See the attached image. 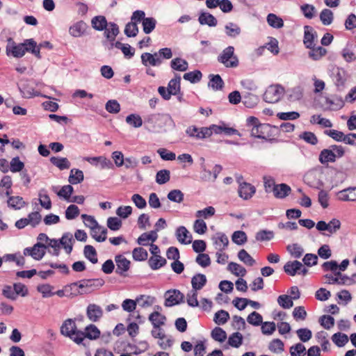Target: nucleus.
I'll use <instances>...</instances> for the list:
<instances>
[{
    "label": "nucleus",
    "instance_id": "obj_14",
    "mask_svg": "<svg viewBox=\"0 0 356 356\" xmlns=\"http://www.w3.org/2000/svg\"><path fill=\"white\" fill-rule=\"evenodd\" d=\"M271 130V127L268 124H262L261 123L259 125L256 127H252L251 129L252 136L259 138L266 139L270 136V131Z\"/></svg>",
    "mask_w": 356,
    "mask_h": 356
},
{
    "label": "nucleus",
    "instance_id": "obj_63",
    "mask_svg": "<svg viewBox=\"0 0 356 356\" xmlns=\"http://www.w3.org/2000/svg\"><path fill=\"white\" fill-rule=\"evenodd\" d=\"M193 230L199 234H204L207 231L206 222L202 219H197L194 222Z\"/></svg>",
    "mask_w": 356,
    "mask_h": 356
},
{
    "label": "nucleus",
    "instance_id": "obj_18",
    "mask_svg": "<svg viewBox=\"0 0 356 356\" xmlns=\"http://www.w3.org/2000/svg\"><path fill=\"white\" fill-rule=\"evenodd\" d=\"M82 334L83 335V341L85 338L90 340H97L100 337L101 331L95 325L90 324L85 327Z\"/></svg>",
    "mask_w": 356,
    "mask_h": 356
},
{
    "label": "nucleus",
    "instance_id": "obj_15",
    "mask_svg": "<svg viewBox=\"0 0 356 356\" xmlns=\"http://www.w3.org/2000/svg\"><path fill=\"white\" fill-rule=\"evenodd\" d=\"M186 133L189 136L194 137L197 139L209 138V134H210L207 127L198 128L194 125L188 127Z\"/></svg>",
    "mask_w": 356,
    "mask_h": 356
},
{
    "label": "nucleus",
    "instance_id": "obj_52",
    "mask_svg": "<svg viewBox=\"0 0 356 356\" xmlns=\"http://www.w3.org/2000/svg\"><path fill=\"white\" fill-rule=\"evenodd\" d=\"M209 86L214 90H221L223 88L224 82L220 75H210Z\"/></svg>",
    "mask_w": 356,
    "mask_h": 356
},
{
    "label": "nucleus",
    "instance_id": "obj_13",
    "mask_svg": "<svg viewBox=\"0 0 356 356\" xmlns=\"http://www.w3.org/2000/svg\"><path fill=\"white\" fill-rule=\"evenodd\" d=\"M45 250L40 243H36L31 248H25L23 253L24 256H31L35 260H40L44 256Z\"/></svg>",
    "mask_w": 356,
    "mask_h": 356
},
{
    "label": "nucleus",
    "instance_id": "obj_53",
    "mask_svg": "<svg viewBox=\"0 0 356 356\" xmlns=\"http://www.w3.org/2000/svg\"><path fill=\"white\" fill-rule=\"evenodd\" d=\"M199 22L201 24H208L210 26H216L217 24L216 19L209 13H202L199 17Z\"/></svg>",
    "mask_w": 356,
    "mask_h": 356
},
{
    "label": "nucleus",
    "instance_id": "obj_60",
    "mask_svg": "<svg viewBox=\"0 0 356 356\" xmlns=\"http://www.w3.org/2000/svg\"><path fill=\"white\" fill-rule=\"evenodd\" d=\"M122 220L117 217H110L107 220V226L113 231L119 230L122 227Z\"/></svg>",
    "mask_w": 356,
    "mask_h": 356
},
{
    "label": "nucleus",
    "instance_id": "obj_27",
    "mask_svg": "<svg viewBox=\"0 0 356 356\" xmlns=\"http://www.w3.org/2000/svg\"><path fill=\"white\" fill-rule=\"evenodd\" d=\"M50 162L60 170H67L70 168V162L67 158L52 156Z\"/></svg>",
    "mask_w": 356,
    "mask_h": 356
},
{
    "label": "nucleus",
    "instance_id": "obj_46",
    "mask_svg": "<svg viewBox=\"0 0 356 356\" xmlns=\"http://www.w3.org/2000/svg\"><path fill=\"white\" fill-rule=\"evenodd\" d=\"M229 319V313L223 309L217 312L213 318L214 322L218 325H224Z\"/></svg>",
    "mask_w": 356,
    "mask_h": 356
},
{
    "label": "nucleus",
    "instance_id": "obj_2",
    "mask_svg": "<svg viewBox=\"0 0 356 356\" xmlns=\"http://www.w3.org/2000/svg\"><path fill=\"white\" fill-rule=\"evenodd\" d=\"M104 281L101 279L83 280L69 285L73 296L78 294L90 293L102 286Z\"/></svg>",
    "mask_w": 356,
    "mask_h": 356
},
{
    "label": "nucleus",
    "instance_id": "obj_55",
    "mask_svg": "<svg viewBox=\"0 0 356 356\" xmlns=\"http://www.w3.org/2000/svg\"><path fill=\"white\" fill-rule=\"evenodd\" d=\"M274 237V232L270 230H260L256 234V240L260 242L268 241Z\"/></svg>",
    "mask_w": 356,
    "mask_h": 356
},
{
    "label": "nucleus",
    "instance_id": "obj_39",
    "mask_svg": "<svg viewBox=\"0 0 356 356\" xmlns=\"http://www.w3.org/2000/svg\"><path fill=\"white\" fill-rule=\"evenodd\" d=\"M268 349L273 353H281L284 350V343L279 339H274L269 343Z\"/></svg>",
    "mask_w": 356,
    "mask_h": 356
},
{
    "label": "nucleus",
    "instance_id": "obj_45",
    "mask_svg": "<svg viewBox=\"0 0 356 356\" xmlns=\"http://www.w3.org/2000/svg\"><path fill=\"white\" fill-rule=\"evenodd\" d=\"M104 29L106 38L111 41L114 40L119 33L118 27L116 24L113 23L107 24Z\"/></svg>",
    "mask_w": 356,
    "mask_h": 356
},
{
    "label": "nucleus",
    "instance_id": "obj_58",
    "mask_svg": "<svg viewBox=\"0 0 356 356\" xmlns=\"http://www.w3.org/2000/svg\"><path fill=\"white\" fill-rule=\"evenodd\" d=\"M262 320L261 315L257 312H252L247 318L248 322L254 326L260 325L262 323Z\"/></svg>",
    "mask_w": 356,
    "mask_h": 356
},
{
    "label": "nucleus",
    "instance_id": "obj_11",
    "mask_svg": "<svg viewBox=\"0 0 356 356\" xmlns=\"http://www.w3.org/2000/svg\"><path fill=\"white\" fill-rule=\"evenodd\" d=\"M341 226V222L339 220L332 219L328 223L325 221H319L316 224V229L318 231H327L330 234L335 233L338 229H339Z\"/></svg>",
    "mask_w": 356,
    "mask_h": 356
},
{
    "label": "nucleus",
    "instance_id": "obj_34",
    "mask_svg": "<svg viewBox=\"0 0 356 356\" xmlns=\"http://www.w3.org/2000/svg\"><path fill=\"white\" fill-rule=\"evenodd\" d=\"M319 161L322 164H327L328 163H334L335 161L334 156L331 148L324 149L321 152Z\"/></svg>",
    "mask_w": 356,
    "mask_h": 356
},
{
    "label": "nucleus",
    "instance_id": "obj_48",
    "mask_svg": "<svg viewBox=\"0 0 356 356\" xmlns=\"http://www.w3.org/2000/svg\"><path fill=\"white\" fill-rule=\"evenodd\" d=\"M132 256L135 261H145L148 257V253L143 248H136L132 251Z\"/></svg>",
    "mask_w": 356,
    "mask_h": 356
},
{
    "label": "nucleus",
    "instance_id": "obj_6",
    "mask_svg": "<svg viewBox=\"0 0 356 356\" xmlns=\"http://www.w3.org/2000/svg\"><path fill=\"white\" fill-rule=\"evenodd\" d=\"M207 129H209L210 132V134H209V137L211 136L213 134H224L227 136H240V134L238 130L233 127H230L228 124H225V122H220L219 124H211V126L207 127Z\"/></svg>",
    "mask_w": 356,
    "mask_h": 356
},
{
    "label": "nucleus",
    "instance_id": "obj_21",
    "mask_svg": "<svg viewBox=\"0 0 356 356\" xmlns=\"http://www.w3.org/2000/svg\"><path fill=\"white\" fill-rule=\"evenodd\" d=\"M60 245L62 247L67 254H70L72 251L74 239L71 233H65L59 240Z\"/></svg>",
    "mask_w": 356,
    "mask_h": 356
},
{
    "label": "nucleus",
    "instance_id": "obj_32",
    "mask_svg": "<svg viewBox=\"0 0 356 356\" xmlns=\"http://www.w3.org/2000/svg\"><path fill=\"white\" fill-rule=\"evenodd\" d=\"M170 67L176 71L185 72L188 67V62L181 58H175L170 62Z\"/></svg>",
    "mask_w": 356,
    "mask_h": 356
},
{
    "label": "nucleus",
    "instance_id": "obj_49",
    "mask_svg": "<svg viewBox=\"0 0 356 356\" xmlns=\"http://www.w3.org/2000/svg\"><path fill=\"white\" fill-rule=\"evenodd\" d=\"M143 29L146 34L150 33L156 27V21L153 17H146L142 22Z\"/></svg>",
    "mask_w": 356,
    "mask_h": 356
},
{
    "label": "nucleus",
    "instance_id": "obj_16",
    "mask_svg": "<svg viewBox=\"0 0 356 356\" xmlns=\"http://www.w3.org/2000/svg\"><path fill=\"white\" fill-rule=\"evenodd\" d=\"M12 186V178L8 175L3 177L0 181V197H9L13 193Z\"/></svg>",
    "mask_w": 356,
    "mask_h": 356
},
{
    "label": "nucleus",
    "instance_id": "obj_10",
    "mask_svg": "<svg viewBox=\"0 0 356 356\" xmlns=\"http://www.w3.org/2000/svg\"><path fill=\"white\" fill-rule=\"evenodd\" d=\"M102 308L95 303L89 304L86 309V315L92 322H98L103 316Z\"/></svg>",
    "mask_w": 356,
    "mask_h": 356
},
{
    "label": "nucleus",
    "instance_id": "obj_17",
    "mask_svg": "<svg viewBox=\"0 0 356 356\" xmlns=\"http://www.w3.org/2000/svg\"><path fill=\"white\" fill-rule=\"evenodd\" d=\"M141 61L145 66H156L162 63V60L159 58V54L156 53L154 54L143 53L141 55Z\"/></svg>",
    "mask_w": 356,
    "mask_h": 356
},
{
    "label": "nucleus",
    "instance_id": "obj_5",
    "mask_svg": "<svg viewBox=\"0 0 356 356\" xmlns=\"http://www.w3.org/2000/svg\"><path fill=\"white\" fill-rule=\"evenodd\" d=\"M218 60L226 67L234 68L239 64L238 58L234 54V48L229 46L225 48L218 58Z\"/></svg>",
    "mask_w": 356,
    "mask_h": 356
},
{
    "label": "nucleus",
    "instance_id": "obj_8",
    "mask_svg": "<svg viewBox=\"0 0 356 356\" xmlns=\"http://www.w3.org/2000/svg\"><path fill=\"white\" fill-rule=\"evenodd\" d=\"M165 305L171 307L180 303L183 298L184 295L176 289L168 290L165 293Z\"/></svg>",
    "mask_w": 356,
    "mask_h": 356
},
{
    "label": "nucleus",
    "instance_id": "obj_29",
    "mask_svg": "<svg viewBox=\"0 0 356 356\" xmlns=\"http://www.w3.org/2000/svg\"><path fill=\"white\" fill-rule=\"evenodd\" d=\"M166 259L160 255L152 256L148 260V264L152 270H158L164 266Z\"/></svg>",
    "mask_w": 356,
    "mask_h": 356
},
{
    "label": "nucleus",
    "instance_id": "obj_40",
    "mask_svg": "<svg viewBox=\"0 0 356 356\" xmlns=\"http://www.w3.org/2000/svg\"><path fill=\"white\" fill-rule=\"evenodd\" d=\"M83 252H84L85 257L89 261H90L92 264L97 263V261H98L97 253L95 248L93 246H92L90 245H86L84 248Z\"/></svg>",
    "mask_w": 356,
    "mask_h": 356
},
{
    "label": "nucleus",
    "instance_id": "obj_47",
    "mask_svg": "<svg viewBox=\"0 0 356 356\" xmlns=\"http://www.w3.org/2000/svg\"><path fill=\"white\" fill-rule=\"evenodd\" d=\"M151 120L159 127H163L171 120V118L168 115L156 114L152 116Z\"/></svg>",
    "mask_w": 356,
    "mask_h": 356
},
{
    "label": "nucleus",
    "instance_id": "obj_20",
    "mask_svg": "<svg viewBox=\"0 0 356 356\" xmlns=\"http://www.w3.org/2000/svg\"><path fill=\"white\" fill-rule=\"evenodd\" d=\"M152 334L154 338L159 339L161 342H159V345L162 348H166L170 346L171 341L168 339L165 334L164 332L161 329V327H154L152 331Z\"/></svg>",
    "mask_w": 356,
    "mask_h": 356
},
{
    "label": "nucleus",
    "instance_id": "obj_43",
    "mask_svg": "<svg viewBox=\"0 0 356 356\" xmlns=\"http://www.w3.org/2000/svg\"><path fill=\"white\" fill-rule=\"evenodd\" d=\"M83 172L78 169H72L69 177V182L71 184H76L83 180Z\"/></svg>",
    "mask_w": 356,
    "mask_h": 356
},
{
    "label": "nucleus",
    "instance_id": "obj_26",
    "mask_svg": "<svg viewBox=\"0 0 356 356\" xmlns=\"http://www.w3.org/2000/svg\"><path fill=\"white\" fill-rule=\"evenodd\" d=\"M227 270L236 277H243L246 275V269L241 264L236 262H230L227 266Z\"/></svg>",
    "mask_w": 356,
    "mask_h": 356
},
{
    "label": "nucleus",
    "instance_id": "obj_22",
    "mask_svg": "<svg viewBox=\"0 0 356 356\" xmlns=\"http://www.w3.org/2000/svg\"><path fill=\"white\" fill-rule=\"evenodd\" d=\"M158 235L155 231H151L142 234L138 238V243L141 245H150L156 241Z\"/></svg>",
    "mask_w": 356,
    "mask_h": 356
},
{
    "label": "nucleus",
    "instance_id": "obj_1",
    "mask_svg": "<svg viewBox=\"0 0 356 356\" xmlns=\"http://www.w3.org/2000/svg\"><path fill=\"white\" fill-rule=\"evenodd\" d=\"M42 44H38L33 39L25 40L22 43L17 44L12 38L8 39L6 54L15 58L22 57L26 51L31 52L38 58H40V48Z\"/></svg>",
    "mask_w": 356,
    "mask_h": 356
},
{
    "label": "nucleus",
    "instance_id": "obj_50",
    "mask_svg": "<svg viewBox=\"0 0 356 356\" xmlns=\"http://www.w3.org/2000/svg\"><path fill=\"white\" fill-rule=\"evenodd\" d=\"M180 76H177L169 81L168 90L172 95H176L180 91Z\"/></svg>",
    "mask_w": 356,
    "mask_h": 356
},
{
    "label": "nucleus",
    "instance_id": "obj_9",
    "mask_svg": "<svg viewBox=\"0 0 356 356\" xmlns=\"http://www.w3.org/2000/svg\"><path fill=\"white\" fill-rule=\"evenodd\" d=\"M256 193V188L252 184L243 181L239 182L238 193L240 197L245 200H250Z\"/></svg>",
    "mask_w": 356,
    "mask_h": 356
},
{
    "label": "nucleus",
    "instance_id": "obj_7",
    "mask_svg": "<svg viewBox=\"0 0 356 356\" xmlns=\"http://www.w3.org/2000/svg\"><path fill=\"white\" fill-rule=\"evenodd\" d=\"M284 270L286 274L291 276H295L297 274L305 275L308 273V269L298 261H288L284 265Z\"/></svg>",
    "mask_w": 356,
    "mask_h": 356
},
{
    "label": "nucleus",
    "instance_id": "obj_41",
    "mask_svg": "<svg viewBox=\"0 0 356 356\" xmlns=\"http://www.w3.org/2000/svg\"><path fill=\"white\" fill-rule=\"evenodd\" d=\"M268 24L275 29H280L284 26V22L282 19L275 14L270 13L267 16Z\"/></svg>",
    "mask_w": 356,
    "mask_h": 356
},
{
    "label": "nucleus",
    "instance_id": "obj_57",
    "mask_svg": "<svg viewBox=\"0 0 356 356\" xmlns=\"http://www.w3.org/2000/svg\"><path fill=\"white\" fill-rule=\"evenodd\" d=\"M290 353L291 356H305L306 348L303 344L298 343L290 348Z\"/></svg>",
    "mask_w": 356,
    "mask_h": 356
},
{
    "label": "nucleus",
    "instance_id": "obj_44",
    "mask_svg": "<svg viewBox=\"0 0 356 356\" xmlns=\"http://www.w3.org/2000/svg\"><path fill=\"white\" fill-rule=\"evenodd\" d=\"M91 24L92 27L98 31H102L107 25V21L105 17L99 15L92 19Z\"/></svg>",
    "mask_w": 356,
    "mask_h": 356
},
{
    "label": "nucleus",
    "instance_id": "obj_51",
    "mask_svg": "<svg viewBox=\"0 0 356 356\" xmlns=\"http://www.w3.org/2000/svg\"><path fill=\"white\" fill-rule=\"evenodd\" d=\"M37 290L42 297L48 298L54 295V287L49 284H42L37 286Z\"/></svg>",
    "mask_w": 356,
    "mask_h": 356
},
{
    "label": "nucleus",
    "instance_id": "obj_23",
    "mask_svg": "<svg viewBox=\"0 0 356 356\" xmlns=\"http://www.w3.org/2000/svg\"><path fill=\"white\" fill-rule=\"evenodd\" d=\"M177 240L183 244H189L192 241V235L184 226L177 228L176 231Z\"/></svg>",
    "mask_w": 356,
    "mask_h": 356
},
{
    "label": "nucleus",
    "instance_id": "obj_12",
    "mask_svg": "<svg viewBox=\"0 0 356 356\" xmlns=\"http://www.w3.org/2000/svg\"><path fill=\"white\" fill-rule=\"evenodd\" d=\"M115 261L117 266L116 273L120 275L125 276V273L130 268L131 261L122 254L116 255L115 257Z\"/></svg>",
    "mask_w": 356,
    "mask_h": 356
},
{
    "label": "nucleus",
    "instance_id": "obj_56",
    "mask_svg": "<svg viewBox=\"0 0 356 356\" xmlns=\"http://www.w3.org/2000/svg\"><path fill=\"white\" fill-rule=\"evenodd\" d=\"M80 214V210L75 204H70L65 211V218L67 220H73Z\"/></svg>",
    "mask_w": 356,
    "mask_h": 356
},
{
    "label": "nucleus",
    "instance_id": "obj_19",
    "mask_svg": "<svg viewBox=\"0 0 356 356\" xmlns=\"http://www.w3.org/2000/svg\"><path fill=\"white\" fill-rule=\"evenodd\" d=\"M337 197L341 201H356V187H350L339 191Z\"/></svg>",
    "mask_w": 356,
    "mask_h": 356
},
{
    "label": "nucleus",
    "instance_id": "obj_64",
    "mask_svg": "<svg viewBox=\"0 0 356 356\" xmlns=\"http://www.w3.org/2000/svg\"><path fill=\"white\" fill-rule=\"evenodd\" d=\"M195 261L202 268H207L211 265V259L207 254L200 253L195 259Z\"/></svg>",
    "mask_w": 356,
    "mask_h": 356
},
{
    "label": "nucleus",
    "instance_id": "obj_36",
    "mask_svg": "<svg viewBox=\"0 0 356 356\" xmlns=\"http://www.w3.org/2000/svg\"><path fill=\"white\" fill-rule=\"evenodd\" d=\"M7 203L8 207L15 209H20L26 205L25 201L20 196H10Z\"/></svg>",
    "mask_w": 356,
    "mask_h": 356
},
{
    "label": "nucleus",
    "instance_id": "obj_61",
    "mask_svg": "<svg viewBox=\"0 0 356 356\" xmlns=\"http://www.w3.org/2000/svg\"><path fill=\"white\" fill-rule=\"evenodd\" d=\"M277 302L284 309H290L293 305L292 299L287 295L280 296Z\"/></svg>",
    "mask_w": 356,
    "mask_h": 356
},
{
    "label": "nucleus",
    "instance_id": "obj_24",
    "mask_svg": "<svg viewBox=\"0 0 356 356\" xmlns=\"http://www.w3.org/2000/svg\"><path fill=\"white\" fill-rule=\"evenodd\" d=\"M53 191L56 193L58 197L63 198L64 200L69 202L72 197L74 189L71 185H65L60 188H58V187H54Z\"/></svg>",
    "mask_w": 356,
    "mask_h": 356
},
{
    "label": "nucleus",
    "instance_id": "obj_59",
    "mask_svg": "<svg viewBox=\"0 0 356 356\" xmlns=\"http://www.w3.org/2000/svg\"><path fill=\"white\" fill-rule=\"evenodd\" d=\"M320 19L324 25H329L333 20V13L329 9H324L320 14Z\"/></svg>",
    "mask_w": 356,
    "mask_h": 356
},
{
    "label": "nucleus",
    "instance_id": "obj_35",
    "mask_svg": "<svg viewBox=\"0 0 356 356\" xmlns=\"http://www.w3.org/2000/svg\"><path fill=\"white\" fill-rule=\"evenodd\" d=\"M310 123L312 124H318L321 127H331L332 123L327 118H323L321 115H314L310 118Z\"/></svg>",
    "mask_w": 356,
    "mask_h": 356
},
{
    "label": "nucleus",
    "instance_id": "obj_54",
    "mask_svg": "<svg viewBox=\"0 0 356 356\" xmlns=\"http://www.w3.org/2000/svg\"><path fill=\"white\" fill-rule=\"evenodd\" d=\"M243 343V335L239 332H234L228 338V343L234 348H238Z\"/></svg>",
    "mask_w": 356,
    "mask_h": 356
},
{
    "label": "nucleus",
    "instance_id": "obj_30",
    "mask_svg": "<svg viewBox=\"0 0 356 356\" xmlns=\"http://www.w3.org/2000/svg\"><path fill=\"white\" fill-rule=\"evenodd\" d=\"M291 188L285 184H277L273 193L277 198H284L291 192Z\"/></svg>",
    "mask_w": 356,
    "mask_h": 356
},
{
    "label": "nucleus",
    "instance_id": "obj_28",
    "mask_svg": "<svg viewBox=\"0 0 356 356\" xmlns=\"http://www.w3.org/2000/svg\"><path fill=\"white\" fill-rule=\"evenodd\" d=\"M149 320L154 327H158L165 325L166 317L159 312H154L149 315Z\"/></svg>",
    "mask_w": 356,
    "mask_h": 356
},
{
    "label": "nucleus",
    "instance_id": "obj_33",
    "mask_svg": "<svg viewBox=\"0 0 356 356\" xmlns=\"http://www.w3.org/2000/svg\"><path fill=\"white\" fill-rule=\"evenodd\" d=\"M238 258L247 266L251 267L256 264V261L253 257L244 249L238 252Z\"/></svg>",
    "mask_w": 356,
    "mask_h": 356
},
{
    "label": "nucleus",
    "instance_id": "obj_62",
    "mask_svg": "<svg viewBox=\"0 0 356 356\" xmlns=\"http://www.w3.org/2000/svg\"><path fill=\"white\" fill-rule=\"evenodd\" d=\"M332 339L339 347L343 346L348 341L347 335L340 332L333 334Z\"/></svg>",
    "mask_w": 356,
    "mask_h": 356
},
{
    "label": "nucleus",
    "instance_id": "obj_3",
    "mask_svg": "<svg viewBox=\"0 0 356 356\" xmlns=\"http://www.w3.org/2000/svg\"><path fill=\"white\" fill-rule=\"evenodd\" d=\"M60 332L78 344L83 342L82 331L77 329L75 321L71 318H68L63 322L60 327Z\"/></svg>",
    "mask_w": 356,
    "mask_h": 356
},
{
    "label": "nucleus",
    "instance_id": "obj_37",
    "mask_svg": "<svg viewBox=\"0 0 356 356\" xmlns=\"http://www.w3.org/2000/svg\"><path fill=\"white\" fill-rule=\"evenodd\" d=\"M106 229L97 225L91 229L92 236L99 242L104 241L106 239Z\"/></svg>",
    "mask_w": 356,
    "mask_h": 356
},
{
    "label": "nucleus",
    "instance_id": "obj_38",
    "mask_svg": "<svg viewBox=\"0 0 356 356\" xmlns=\"http://www.w3.org/2000/svg\"><path fill=\"white\" fill-rule=\"evenodd\" d=\"M86 29V24L80 21L70 28V32L73 36L80 37L84 33Z\"/></svg>",
    "mask_w": 356,
    "mask_h": 356
},
{
    "label": "nucleus",
    "instance_id": "obj_31",
    "mask_svg": "<svg viewBox=\"0 0 356 356\" xmlns=\"http://www.w3.org/2000/svg\"><path fill=\"white\" fill-rule=\"evenodd\" d=\"M309 51V56L314 60H318L325 56L327 54V50L322 47H312Z\"/></svg>",
    "mask_w": 356,
    "mask_h": 356
},
{
    "label": "nucleus",
    "instance_id": "obj_42",
    "mask_svg": "<svg viewBox=\"0 0 356 356\" xmlns=\"http://www.w3.org/2000/svg\"><path fill=\"white\" fill-rule=\"evenodd\" d=\"M211 337L216 341L222 343L227 339L226 332L220 327H215L211 333Z\"/></svg>",
    "mask_w": 356,
    "mask_h": 356
},
{
    "label": "nucleus",
    "instance_id": "obj_4",
    "mask_svg": "<svg viewBox=\"0 0 356 356\" xmlns=\"http://www.w3.org/2000/svg\"><path fill=\"white\" fill-rule=\"evenodd\" d=\"M285 93L284 88L279 84H273L269 86L264 94V99L270 104L278 102Z\"/></svg>",
    "mask_w": 356,
    "mask_h": 356
},
{
    "label": "nucleus",
    "instance_id": "obj_25",
    "mask_svg": "<svg viewBox=\"0 0 356 356\" xmlns=\"http://www.w3.org/2000/svg\"><path fill=\"white\" fill-rule=\"evenodd\" d=\"M207 279L206 276L201 273L195 274L191 279V285L193 290L200 291L207 284Z\"/></svg>",
    "mask_w": 356,
    "mask_h": 356
}]
</instances>
